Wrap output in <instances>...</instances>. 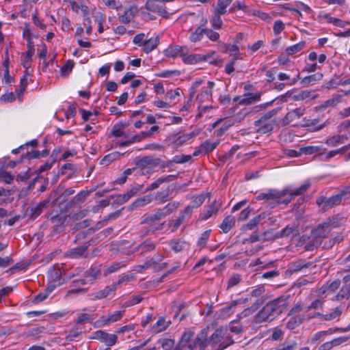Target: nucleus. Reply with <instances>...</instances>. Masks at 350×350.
I'll use <instances>...</instances> for the list:
<instances>
[{
	"label": "nucleus",
	"instance_id": "56",
	"mask_svg": "<svg viewBox=\"0 0 350 350\" xmlns=\"http://www.w3.org/2000/svg\"><path fill=\"white\" fill-rule=\"evenodd\" d=\"M94 232V228H90L85 231L79 232L75 237L74 243H77L85 239L88 234H91Z\"/></svg>",
	"mask_w": 350,
	"mask_h": 350
},
{
	"label": "nucleus",
	"instance_id": "41",
	"mask_svg": "<svg viewBox=\"0 0 350 350\" xmlns=\"http://www.w3.org/2000/svg\"><path fill=\"white\" fill-rule=\"evenodd\" d=\"M100 275L101 271L98 267H92L83 273V276L86 278H90V281L97 279Z\"/></svg>",
	"mask_w": 350,
	"mask_h": 350
},
{
	"label": "nucleus",
	"instance_id": "61",
	"mask_svg": "<svg viewBox=\"0 0 350 350\" xmlns=\"http://www.w3.org/2000/svg\"><path fill=\"white\" fill-rule=\"evenodd\" d=\"M342 314V310L340 307H336L333 312L326 314L323 316V319L325 321H331L334 319L338 317H340Z\"/></svg>",
	"mask_w": 350,
	"mask_h": 350
},
{
	"label": "nucleus",
	"instance_id": "20",
	"mask_svg": "<svg viewBox=\"0 0 350 350\" xmlns=\"http://www.w3.org/2000/svg\"><path fill=\"white\" fill-rule=\"evenodd\" d=\"M304 113V109L297 108L291 111H289L286 114L284 118L282 119V126H286L295 119L300 118Z\"/></svg>",
	"mask_w": 350,
	"mask_h": 350
},
{
	"label": "nucleus",
	"instance_id": "31",
	"mask_svg": "<svg viewBox=\"0 0 350 350\" xmlns=\"http://www.w3.org/2000/svg\"><path fill=\"white\" fill-rule=\"evenodd\" d=\"M127 125L120 122V124H115L111 129V133L112 135L120 137H124L126 139H129V136L123 131V129L126 128Z\"/></svg>",
	"mask_w": 350,
	"mask_h": 350
},
{
	"label": "nucleus",
	"instance_id": "5",
	"mask_svg": "<svg viewBox=\"0 0 350 350\" xmlns=\"http://www.w3.org/2000/svg\"><path fill=\"white\" fill-rule=\"evenodd\" d=\"M64 187L59 185L55 190H53L50 193L49 197L53 206L63 204L68 200L70 196L75 193V190L72 188H68L61 193Z\"/></svg>",
	"mask_w": 350,
	"mask_h": 350
},
{
	"label": "nucleus",
	"instance_id": "9",
	"mask_svg": "<svg viewBox=\"0 0 350 350\" xmlns=\"http://www.w3.org/2000/svg\"><path fill=\"white\" fill-rule=\"evenodd\" d=\"M161 163L159 158L153 156H146L136 161V165L141 168L142 174H146L149 172L148 167H154L159 165Z\"/></svg>",
	"mask_w": 350,
	"mask_h": 350
},
{
	"label": "nucleus",
	"instance_id": "27",
	"mask_svg": "<svg viewBox=\"0 0 350 350\" xmlns=\"http://www.w3.org/2000/svg\"><path fill=\"white\" fill-rule=\"evenodd\" d=\"M220 208V204L214 201L208 206V208L201 215V219L206 220L213 215L216 214Z\"/></svg>",
	"mask_w": 350,
	"mask_h": 350
},
{
	"label": "nucleus",
	"instance_id": "18",
	"mask_svg": "<svg viewBox=\"0 0 350 350\" xmlns=\"http://www.w3.org/2000/svg\"><path fill=\"white\" fill-rule=\"evenodd\" d=\"M116 285L112 284L109 286H107L105 288L99 290L92 294V299H101L106 298L111 295H114L116 291Z\"/></svg>",
	"mask_w": 350,
	"mask_h": 350
},
{
	"label": "nucleus",
	"instance_id": "50",
	"mask_svg": "<svg viewBox=\"0 0 350 350\" xmlns=\"http://www.w3.org/2000/svg\"><path fill=\"white\" fill-rule=\"evenodd\" d=\"M340 285V280H336L331 282L330 284H327L326 286L322 287L320 291L322 293H325L327 291H329L331 292L335 291L336 289L339 288Z\"/></svg>",
	"mask_w": 350,
	"mask_h": 350
},
{
	"label": "nucleus",
	"instance_id": "8",
	"mask_svg": "<svg viewBox=\"0 0 350 350\" xmlns=\"http://www.w3.org/2000/svg\"><path fill=\"white\" fill-rule=\"evenodd\" d=\"M310 186L311 183L309 180H306L303 185L297 189H292L291 187H286L283 190L287 191L286 196L284 197V199L281 202H283L284 204H289L295 197L304 194Z\"/></svg>",
	"mask_w": 350,
	"mask_h": 350
},
{
	"label": "nucleus",
	"instance_id": "2",
	"mask_svg": "<svg viewBox=\"0 0 350 350\" xmlns=\"http://www.w3.org/2000/svg\"><path fill=\"white\" fill-rule=\"evenodd\" d=\"M227 329L218 328L209 337V345L213 350H224L234 344L230 336H226Z\"/></svg>",
	"mask_w": 350,
	"mask_h": 350
},
{
	"label": "nucleus",
	"instance_id": "63",
	"mask_svg": "<svg viewBox=\"0 0 350 350\" xmlns=\"http://www.w3.org/2000/svg\"><path fill=\"white\" fill-rule=\"evenodd\" d=\"M340 139V135H336L332 137L327 139L325 141V144L328 146L335 147L338 144H342Z\"/></svg>",
	"mask_w": 350,
	"mask_h": 350
},
{
	"label": "nucleus",
	"instance_id": "6",
	"mask_svg": "<svg viewBox=\"0 0 350 350\" xmlns=\"http://www.w3.org/2000/svg\"><path fill=\"white\" fill-rule=\"evenodd\" d=\"M98 241H96V239H92L82 246L68 250L65 253V256L72 259L87 258L88 256L87 250L89 246H90L91 245H96L98 243Z\"/></svg>",
	"mask_w": 350,
	"mask_h": 350
},
{
	"label": "nucleus",
	"instance_id": "29",
	"mask_svg": "<svg viewBox=\"0 0 350 350\" xmlns=\"http://www.w3.org/2000/svg\"><path fill=\"white\" fill-rule=\"evenodd\" d=\"M311 262H306L304 260H300L291 263L288 267V271L291 273H293L301 271L303 269H306L311 266Z\"/></svg>",
	"mask_w": 350,
	"mask_h": 350
},
{
	"label": "nucleus",
	"instance_id": "11",
	"mask_svg": "<svg viewBox=\"0 0 350 350\" xmlns=\"http://www.w3.org/2000/svg\"><path fill=\"white\" fill-rule=\"evenodd\" d=\"M146 8L151 12L159 14L163 18H167L170 14L165 9V6L158 0H148L145 5Z\"/></svg>",
	"mask_w": 350,
	"mask_h": 350
},
{
	"label": "nucleus",
	"instance_id": "22",
	"mask_svg": "<svg viewBox=\"0 0 350 350\" xmlns=\"http://www.w3.org/2000/svg\"><path fill=\"white\" fill-rule=\"evenodd\" d=\"M265 301L266 298L257 299L250 307L245 308L240 314H239V318L242 319L252 314L265 303Z\"/></svg>",
	"mask_w": 350,
	"mask_h": 350
},
{
	"label": "nucleus",
	"instance_id": "45",
	"mask_svg": "<svg viewBox=\"0 0 350 350\" xmlns=\"http://www.w3.org/2000/svg\"><path fill=\"white\" fill-rule=\"evenodd\" d=\"M305 45L306 42L301 41L296 44L287 47L285 51L288 55H291L300 51Z\"/></svg>",
	"mask_w": 350,
	"mask_h": 350
},
{
	"label": "nucleus",
	"instance_id": "19",
	"mask_svg": "<svg viewBox=\"0 0 350 350\" xmlns=\"http://www.w3.org/2000/svg\"><path fill=\"white\" fill-rule=\"evenodd\" d=\"M209 338L207 336V331L206 329H202L196 338L194 342H193L194 347L198 346L200 348V350H206V348L209 345Z\"/></svg>",
	"mask_w": 350,
	"mask_h": 350
},
{
	"label": "nucleus",
	"instance_id": "44",
	"mask_svg": "<svg viewBox=\"0 0 350 350\" xmlns=\"http://www.w3.org/2000/svg\"><path fill=\"white\" fill-rule=\"evenodd\" d=\"M183 59L186 64H194L202 60H206V57H202L200 55H190L187 56L185 55L183 56Z\"/></svg>",
	"mask_w": 350,
	"mask_h": 350
},
{
	"label": "nucleus",
	"instance_id": "33",
	"mask_svg": "<svg viewBox=\"0 0 350 350\" xmlns=\"http://www.w3.org/2000/svg\"><path fill=\"white\" fill-rule=\"evenodd\" d=\"M234 217L232 215H228L224 218L219 227L224 232L227 233L234 226Z\"/></svg>",
	"mask_w": 350,
	"mask_h": 350
},
{
	"label": "nucleus",
	"instance_id": "36",
	"mask_svg": "<svg viewBox=\"0 0 350 350\" xmlns=\"http://www.w3.org/2000/svg\"><path fill=\"white\" fill-rule=\"evenodd\" d=\"M232 0H218L214 12L224 15L227 11L226 8L230 5Z\"/></svg>",
	"mask_w": 350,
	"mask_h": 350
},
{
	"label": "nucleus",
	"instance_id": "40",
	"mask_svg": "<svg viewBox=\"0 0 350 350\" xmlns=\"http://www.w3.org/2000/svg\"><path fill=\"white\" fill-rule=\"evenodd\" d=\"M304 320V317L301 315H296L292 317L286 323V327L288 329H293L295 327H298L299 325H301Z\"/></svg>",
	"mask_w": 350,
	"mask_h": 350
},
{
	"label": "nucleus",
	"instance_id": "3",
	"mask_svg": "<svg viewBox=\"0 0 350 350\" xmlns=\"http://www.w3.org/2000/svg\"><path fill=\"white\" fill-rule=\"evenodd\" d=\"M207 20L198 26L194 31H191L189 36V40L192 42L200 41L204 35H205L210 40L217 42L219 39V33L215 31V29L208 28L206 27Z\"/></svg>",
	"mask_w": 350,
	"mask_h": 350
},
{
	"label": "nucleus",
	"instance_id": "12",
	"mask_svg": "<svg viewBox=\"0 0 350 350\" xmlns=\"http://www.w3.org/2000/svg\"><path fill=\"white\" fill-rule=\"evenodd\" d=\"M92 338L104 342L108 347L114 345L118 341V336L116 334H108L103 330L94 332Z\"/></svg>",
	"mask_w": 350,
	"mask_h": 350
},
{
	"label": "nucleus",
	"instance_id": "16",
	"mask_svg": "<svg viewBox=\"0 0 350 350\" xmlns=\"http://www.w3.org/2000/svg\"><path fill=\"white\" fill-rule=\"evenodd\" d=\"M150 133H147L146 131L141 132L138 135H135L132 137H130L129 139L125 140H120L117 142H116V146H120V147H124L128 146L132 144H134L135 142H141L142 139H145L146 137H149Z\"/></svg>",
	"mask_w": 350,
	"mask_h": 350
},
{
	"label": "nucleus",
	"instance_id": "47",
	"mask_svg": "<svg viewBox=\"0 0 350 350\" xmlns=\"http://www.w3.org/2000/svg\"><path fill=\"white\" fill-rule=\"evenodd\" d=\"M218 144L219 142L212 143L208 140H206L204 143L200 144V146L204 153L208 154L211 152H212L214 149H215Z\"/></svg>",
	"mask_w": 350,
	"mask_h": 350
},
{
	"label": "nucleus",
	"instance_id": "1",
	"mask_svg": "<svg viewBox=\"0 0 350 350\" xmlns=\"http://www.w3.org/2000/svg\"><path fill=\"white\" fill-rule=\"evenodd\" d=\"M288 297L282 295L268 302L255 316L254 322L271 321L282 313L287 306Z\"/></svg>",
	"mask_w": 350,
	"mask_h": 350
},
{
	"label": "nucleus",
	"instance_id": "39",
	"mask_svg": "<svg viewBox=\"0 0 350 350\" xmlns=\"http://www.w3.org/2000/svg\"><path fill=\"white\" fill-rule=\"evenodd\" d=\"M342 198L340 193L332 196L330 198H326V206L325 207V210L340 204L342 201Z\"/></svg>",
	"mask_w": 350,
	"mask_h": 350
},
{
	"label": "nucleus",
	"instance_id": "23",
	"mask_svg": "<svg viewBox=\"0 0 350 350\" xmlns=\"http://www.w3.org/2000/svg\"><path fill=\"white\" fill-rule=\"evenodd\" d=\"M137 12L138 9L137 6H131L129 9L124 11L123 14L119 16L120 22L124 24L129 23L135 17Z\"/></svg>",
	"mask_w": 350,
	"mask_h": 350
},
{
	"label": "nucleus",
	"instance_id": "55",
	"mask_svg": "<svg viewBox=\"0 0 350 350\" xmlns=\"http://www.w3.org/2000/svg\"><path fill=\"white\" fill-rule=\"evenodd\" d=\"M75 63L72 60H68L66 64L61 68V74L62 76L66 77L72 71L74 67Z\"/></svg>",
	"mask_w": 350,
	"mask_h": 350
},
{
	"label": "nucleus",
	"instance_id": "38",
	"mask_svg": "<svg viewBox=\"0 0 350 350\" xmlns=\"http://www.w3.org/2000/svg\"><path fill=\"white\" fill-rule=\"evenodd\" d=\"M221 16H222V14H219L214 12H213V15L211 16L210 22H211L212 27L215 30H219V29H221L224 25V23L221 18Z\"/></svg>",
	"mask_w": 350,
	"mask_h": 350
},
{
	"label": "nucleus",
	"instance_id": "17",
	"mask_svg": "<svg viewBox=\"0 0 350 350\" xmlns=\"http://www.w3.org/2000/svg\"><path fill=\"white\" fill-rule=\"evenodd\" d=\"M215 85L214 82L208 81L207 87L204 88L200 94L197 96L196 100L199 103L202 104L208 103L212 100V89Z\"/></svg>",
	"mask_w": 350,
	"mask_h": 350
},
{
	"label": "nucleus",
	"instance_id": "24",
	"mask_svg": "<svg viewBox=\"0 0 350 350\" xmlns=\"http://www.w3.org/2000/svg\"><path fill=\"white\" fill-rule=\"evenodd\" d=\"M187 53V49L185 46H180L175 45L169 47L165 50V55L167 57H175L176 56H181L183 57Z\"/></svg>",
	"mask_w": 350,
	"mask_h": 350
},
{
	"label": "nucleus",
	"instance_id": "28",
	"mask_svg": "<svg viewBox=\"0 0 350 350\" xmlns=\"http://www.w3.org/2000/svg\"><path fill=\"white\" fill-rule=\"evenodd\" d=\"M174 176L173 175H168L164 177H160L154 182L151 183L146 189V191H152L159 187V186L164 183L171 182Z\"/></svg>",
	"mask_w": 350,
	"mask_h": 350
},
{
	"label": "nucleus",
	"instance_id": "58",
	"mask_svg": "<svg viewBox=\"0 0 350 350\" xmlns=\"http://www.w3.org/2000/svg\"><path fill=\"white\" fill-rule=\"evenodd\" d=\"M241 281V276L238 273L233 274L228 281L227 289H230L239 284Z\"/></svg>",
	"mask_w": 350,
	"mask_h": 350
},
{
	"label": "nucleus",
	"instance_id": "53",
	"mask_svg": "<svg viewBox=\"0 0 350 350\" xmlns=\"http://www.w3.org/2000/svg\"><path fill=\"white\" fill-rule=\"evenodd\" d=\"M152 202V198L150 196H146L142 198H139L137 199L135 202H133L131 206L133 207H139L143 206L147 204H149Z\"/></svg>",
	"mask_w": 350,
	"mask_h": 350
},
{
	"label": "nucleus",
	"instance_id": "43",
	"mask_svg": "<svg viewBox=\"0 0 350 350\" xmlns=\"http://www.w3.org/2000/svg\"><path fill=\"white\" fill-rule=\"evenodd\" d=\"M341 98H342V95H340L339 94H334L332 98L325 100L321 105V108L325 109L328 107L336 106L340 102Z\"/></svg>",
	"mask_w": 350,
	"mask_h": 350
},
{
	"label": "nucleus",
	"instance_id": "52",
	"mask_svg": "<svg viewBox=\"0 0 350 350\" xmlns=\"http://www.w3.org/2000/svg\"><path fill=\"white\" fill-rule=\"evenodd\" d=\"M309 241L304 246V250L306 251H313L314 249L318 248L321 243L319 241L315 239L313 237L309 238Z\"/></svg>",
	"mask_w": 350,
	"mask_h": 350
},
{
	"label": "nucleus",
	"instance_id": "13",
	"mask_svg": "<svg viewBox=\"0 0 350 350\" xmlns=\"http://www.w3.org/2000/svg\"><path fill=\"white\" fill-rule=\"evenodd\" d=\"M157 221H159L155 213L150 215H145L144 216L143 220L141 221V224H147L148 225L147 233L152 232L154 233L156 231L161 230L165 225V222L161 223L157 226L154 225V223Z\"/></svg>",
	"mask_w": 350,
	"mask_h": 350
},
{
	"label": "nucleus",
	"instance_id": "64",
	"mask_svg": "<svg viewBox=\"0 0 350 350\" xmlns=\"http://www.w3.org/2000/svg\"><path fill=\"white\" fill-rule=\"evenodd\" d=\"M296 227L293 226H287L284 229H282L279 235L277 237L279 238H283V237H287L289 235H291L292 233H293L296 230Z\"/></svg>",
	"mask_w": 350,
	"mask_h": 350
},
{
	"label": "nucleus",
	"instance_id": "26",
	"mask_svg": "<svg viewBox=\"0 0 350 350\" xmlns=\"http://www.w3.org/2000/svg\"><path fill=\"white\" fill-rule=\"evenodd\" d=\"M266 213H262L256 217H254L252 219H251L248 223L243 225L242 226V230H251L254 229L262 219L266 218Z\"/></svg>",
	"mask_w": 350,
	"mask_h": 350
},
{
	"label": "nucleus",
	"instance_id": "25",
	"mask_svg": "<svg viewBox=\"0 0 350 350\" xmlns=\"http://www.w3.org/2000/svg\"><path fill=\"white\" fill-rule=\"evenodd\" d=\"M159 44V38H151L148 40H145L143 42V51L146 53H149L154 50Z\"/></svg>",
	"mask_w": 350,
	"mask_h": 350
},
{
	"label": "nucleus",
	"instance_id": "37",
	"mask_svg": "<svg viewBox=\"0 0 350 350\" xmlns=\"http://www.w3.org/2000/svg\"><path fill=\"white\" fill-rule=\"evenodd\" d=\"M155 248V244L151 239H146L138 245V250L141 254L152 251Z\"/></svg>",
	"mask_w": 350,
	"mask_h": 350
},
{
	"label": "nucleus",
	"instance_id": "46",
	"mask_svg": "<svg viewBox=\"0 0 350 350\" xmlns=\"http://www.w3.org/2000/svg\"><path fill=\"white\" fill-rule=\"evenodd\" d=\"M340 75H334V76L325 84L327 89L336 88L339 85H342V80L340 79Z\"/></svg>",
	"mask_w": 350,
	"mask_h": 350
},
{
	"label": "nucleus",
	"instance_id": "54",
	"mask_svg": "<svg viewBox=\"0 0 350 350\" xmlns=\"http://www.w3.org/2000/svg\"><path fill=\"white\" fill-rule=\"evenodd\" d=\"M265 292V286L262 285H260L250 292V295L253 297H257L258 299L266 298L267 299V297L263 295Z\"/></svg>",
	"mask_w": 350,
	"mask_h": 350
},
{
	"label": "nucleus",
	"instance_id": "7",
	"mask_svg": "<svg viewBox=\"0 0 350 350\" xmlns=\"http://www.w3.org/2000/svg\"><path fill=\"white\" fill-rule=\"evenodd\" d=\"M330 225L334 228L336 227V225L334 224V218L329 221L319 224L316 228L311 231V237L322 243L323 240L327 237L330 232L329 228Z\"/></svg>",
	"mask_w": 350,
	"mask_h": 350
},
{
	"label": "nucleus",
	"instance_id": "48",
	"mask_svg": "<svg viewBox=\"0 0 350 350\" xmlns=\"http://www.w3.org/2000/svg\"><path fill=\"white\" fill-rule=\"evenodd\" d=\"M211 232V230H207L201 234L197 243L198 246L200 247V249H202L206 246L209 239Z\"/></svg>",
	"mask_w": 350,
	"mask_h": 350
},
{
	"label": "nucleus",
	"instance_id": "10",
	"mask_svg": "<svg viewBox=\"0 0 350 350\" xmlns=\"http://www.w3.org/2000/svg\"><path fill=\"white\" fill-rule=\"evenodd\" d=\"M124 312L125 311L123 310L116 311L114 313L110 314L109 317L102 316L98 320H97L95 322L94 326L96 327H99L119 321L122 319Z\"/></svg>",
	"mask_w": 350,
	"mask_h": 350
},
{
	"label": "nucleus",
	"instance_id": "35",
	"mask_svg": "<svg viewBox=\"0 0 350 350\" xmlns=\"http://www.w3.org/2000/svg\"><path fill=\"white\" fill-rule=\"evenodd\" d=\"M323 77V75L321 72H317L310 76L305 77L301 81V83L304 85H309L310 84H314L315 82L321 80Z\"/></svg>",
	"mask_w": 350,
	"mask_h": 350
},
{
	"label": "nucleus",
	"instance_id": "49",
	"mask_svg": "<svg viewBox=\"0 0 350 350\" xmlns=\"http://www.w3.org/2000/svg\"><path fill=\"white\" fill-rule=\"evenodd\" d=\"M193 335L194 332L191 330H187L184 332L178 345H181L183 346L184 344H193V342H191V339Z\"/></svg>",
	"mask_w": 350,
	"mask_h": 350
},
{
	"label": "nucleus",
	"instance_id": "59",
	"mask_svg": "<svg viewBox=\"0 0 350 350\" xmlns=\"http://www.w3.org/2000/svg\"><path fill=\"white\" fill-rule=\"evenodd\" d=\"M334 333V331L332 330V329H329L328 330H326V331H321V332H317L314 336L313 337H312L310 338V342L312 343H315L317 341H318L319 340H320L322 337L326 336V335H328V334H332Z\"/></svg>",
	"mask_w": 350,
	"mask_h": 350
},
{
	"label": "nucleus",
	"instance_id": "14",
	"mask_svg": "<svg viewBox=\"0 0 350 350\" xmlns=\"http://www.w3.org/2000/svg\"><path fill=\"white\" fill-rule=\"evenodd\" d=\"M180 203L178 202H172L168 203L163 208H159L155 212V214L159 220H161L167 216L170 215L174 211H175L179 206Z\"/></svg>",
	"mask_w": 350,
	"mask_h": 350
},
{
	"label": "nucleus",
	"instance_id": "42",
	"mask_svg": "<svg viewBox=\"0 0 350 350\" xmlns=\"http://www.w3.org/2000/svg\"><path fill=\"white\" fill-rule=\"evenodd\" d=\"M301 148V153L302 154L306 155H311L313 154L319 153L321 150H323V148L321 146H308Z\"/></svg>",
	"mask_w": 350,
	"mask_h": 350
},
{
	"label": "nucleus",
	"instance_id": "60",
	"mask_svg": "<svg viewBox=\"0 0 350 350\" xmlns=\"http://www.w3.org/2000/svg\"><path fill=\"white\" fill-rule=\"evenodd\" d=\"M206 198V196L204 194H200L197 196L193 197L190 205L193 206L194 208H198L200 206L203 202H204Z\"/></svg>",
	"mask_w": 350,
	"mask_h": 350
},
{
	"label": "nucleus",
	"instance_id": "30",
	"mask_svg": "<svg viewBox=\"0 0 350 350\" xmlns=\"http://www.w3.org/2000/svg\"><path fill=\"white\" fill-rule=\"evenodd\" d=\"M260 93H247L244 95V98L240 101L241 105H251L260 100Z\"/></svg>",
	"mask_w": 350,
	"mask_h": 350
},
{
	"label": "nucleus",
	"instance_id": "57",
	"mask_svg": "<svg viewBox=\"0 0 350 350\" xmlns=\"http://www.w3.org/2000/svg\"><path fill=\"white\" fill-rule=\"evenodd\" d=\"M169 245L175 252H179L184 248V242L178 239L170 241Z\"/></svg>",
	"mask_w": 350,
	"mask_h": 350
},
{
	"label": "nucleus",
	"instance_id": "34",
	"mask_svg": "<svg viewBox=\"0 0 350 350\" xmlns=\"http://www.w3.org/2000/svg\"><path fill=\"white\" fill-rule=\"evenodd\" d=\"M124 153L123 154H121L120 152H111L107 155H105L100 161V165H109L112 161H116L118 159H120V157L123 155Z\"/></svg>",
	"mask_w": 350,
	"mask_h": 350
},
{
	"label": "nucleus",
	"instance_id": "32",
	"mask_svg": "<svg viewBox=\"0 0 350 350\" xmlns=\"http://www.w3.org/2000/svg\"><path fill=\"white\" fill-rule=\"evenodd\" d=\"M48 219L56 226H61L64 224L66 216L52 212L49 215Z\"/></svg>",
	"mask_w": 350,
	"mask_h": 350
},
{
	"label": "nucleus",
	"instance_id": "51",
	"mask_svg": "<svg viewBox=\"0 0 350 350\" xmlns=\"http://www.w3.org/2000/svg\"><path fill=\"white\" fill-rule=\"evenodd\" d=\"M124 267V264L122 262H113L112 265L107 267L104 271V275H107L110 273L118 271L121 267Z\"/></svg>",
	"mask_w": 350,
	"mask_h": 350
},
{
	"label": "nucleus",
	"instance_id": "21",
	"mask_svg": "<svg viewBox=\"0 0 350 350\" xmlns=\"http://www.w3.org/2000/svg\"><path fill=\"white\" fill-rule=\"evenodd\" d=\"M50 202L51 200L49 198L48 199L40 202L37 205L29 207L27 209V211L29 213L30 217L35 219L38 217L42 213L43 210L46 207L48 203Z\"/></svg>",
	"mask_w": 350,
	"mask_h": 350
},
{
	"label": "nucleus",
	"instance_id": "62",
	"mask_svg": "<svg viewBox=\"0 0 350 350\" xmlns=\"http://www.w3.org/2000/svg\"><path fill=\"white\" fill-rule=\"evenodd\" d=\"M92 321H93V319L92 318V317L90 314H86V313H83V314H81L78 317L75 323L77 325H80V324H84V323H92Z\"/></svg>",
	"mask_w": 350,
	"mask_h": 350
},
{
	"label": "nucleus",
	"instance_id": "15",
	"mask_svg": "<svg viewBox=\"0 0 350 350\" xmlns=\"http://www.w3.org/2000/svg\"><path fill=\"white\" fill-rule=\"evenodd\" d=\"M254 126L258 127L256 132L260 134L270 133L273 129V121H267L262 118L254 122Z\"/></svg>",
	"mask_w": 350,
	"mask_h": 350
},
{
	"label": "nucleus",
	"instance_id": "4",
	"mask_svg": "<svg viewBox=\"0 0 350 350\" xmlns=\"http://www.w3.org/2000/svg\"><path fill=\"white\" fill-rule=\"evenodd\" d=\"M286 190H278L271 189L267 192L260 193L256 197L258 200H266L271 208H275L278 205L284 204L281 201L283 200L284 197L286 196Z\"/></svg>",
	"mask_w": 350,
	"mask_h": 350
}]
</instances>
